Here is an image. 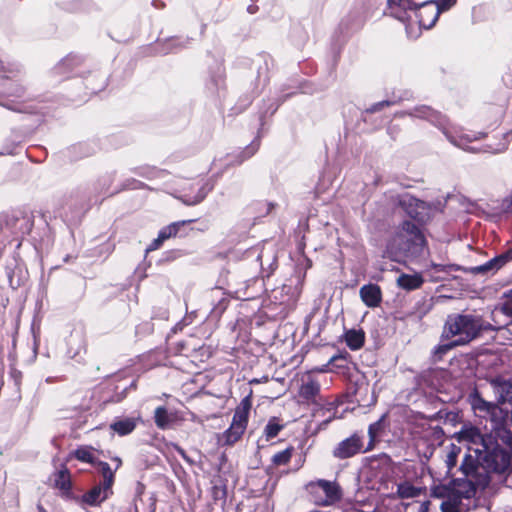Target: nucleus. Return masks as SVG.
<instances>
[{
  "instance_id": "nucleus-1",
  "label": "nucleus",
  "mask_w": 512,
  "mask_h": 512,
  "mask_svg": "<svg viewBox=\"0 0 512 512\" xmlns=\"http://www.w3.org/2000/svg\"><path fill=\"white\" fill-rule=\"evenodd\" d=\"M495 401H487L475 387L467 396V402L475 415L488 419L492 431L506 445L512 444V410L502 406L512 402V381L497 375L487 378Z\"/></svg>"
},
{
  "instance_id": "nucleus-2",
  "label": "nucleus",
  "mask_w": 512,
  "mask_h": 512,
  "mask_svg": "<svg viewBox=\"0 0 512 512\" xmlns=\"http://www.w3.org/2000/svg\"><path fill=\"white\" fill-rule=\"evenodd\" d=\"M459 470L464 478H469L470 484L484 489L488 486L491 473H503L510 465L508 452H482L479 448L468 447Z\"/></svg>"
},
{
  "instance_id": "nucleus-3",
  "label": "nucleus",
  "mask_w": 512,
  "mask_h": 512,
  "mask_svg": "<svg viewBox=\"0 0 512 512\" xmlns=\"http://www.w3.org/2000/svg\"><path fill=\"white\" fill-rule=\"evenodd\" d=\"M457 0H387V8L395 19L406 23L414 14L419 27L432 28L439 15L449 10Z\"/></svg>"
},
{
  "instance_id": "nucleus-4",
  "label": "nucleus",
  "mask_w": 512,
  "mask_h": 512,
  "mask_svg": "<svg viewBox=\"0 0 512 512\" xmlns=\"http://www.w3.org/2000/svg\"><path fill=\"white\" fill-rule=\"evenodd\" d=\"M414 220H403L386 244V254L393 261L420 255L427 245L421 226Z\"/></svg>"
},
{
  "instance_id": "nucleus-5",
  "label": "nucleus",
  "mask_w": 512,
  "mask_h": 512,
  "mask_svg": "<svg viewBox=\"0 0 512 512\" xmlns=\"http://www.w3.org/2000/svg\"><path fill=\"white\" fill-rule=\"evenodd\" d=\"M52 73L61 79L75 76L83 78L86 89L92 94L100 92L107 85L106 73H101L90 61L78 54L71 53L62 58L54 66Z\"/></svg>"
},
{
  "instance_id": "nucleus-6",
  "label": "nucleus",
  "mask_w": 512,
  "mask_h": 512,
  "mask_svg": "<svg viewBox=\"0 0 512 512\" xmlns=\"http://www.w3.org/2000/svg\"><path fill=\"white\" fill-rule=\"evenodd\" d=\"M401 116H410L425 120L438 128L447 138V140L454 146L461 148L465 151L475 152L476 150L472 147L464 145L465 142H471L473 140L482 139L485 137V133L479 132L477 135L470 137L469 135L456 136L450 129V122L448 118L441 112L433 109L427 105H418L412 109L406 110L400 114Z\"/></svg>"
},
{
  "instance_id": "nucleus-7",
  "label": "nucleus",
  "mask_w": 512,
  "mask_h": 512,
  "mask_svg": "<svg viewBox=\"0 0 512 512\" xmlns=\"http://www.w3.org/2000/svg\"><path fill=\"white\" fill-rule=\"evenodd\" d=\"M476 315L465 313L449 314L444 323L442 339L457 337L456 340L465 346L477 339Z\"/></svg>"
},
{
  "instance_id": "nucleus-8",
  "label": "nucleus",
  "mask_w": 512,
  "mask_h": 512,
  "mask_svg": "<svg viewBox=\"0 0 512 512\" xmlns=\"http://www.w3.org/2000/svg\"><path fill=\"white\" fill-rule=\"evenodd\" d=\"M393 203L418 224H426L432 218V204L420 200L410 193L396 195Z\"/></svg>"
},
{
  "instance_id": "nucleus-9",
  "label": "nucleus",
  "mask_w": 512,
  "mask_h": 512,
  "mask_svg": "<svg viewBox=\"0 0 512 512\" xmlns=\"http://www.w3.org/2000/svg\"><path fill=\"white\" fill-rule=\"evenodd\" d=\"M482 433L479 428L474 426H463L458 432V440L466 441L472 448H479L482 452H507L497 441V434Z\"/></svg>"
},
{
  "instance_id": "nucleus-10",
  "label": "nucleus",
  "mask_w": 512,
  "mask_h": 512,
  "mask_svg": "<svg viewBox=\"0 0 512 512\" xmlns=\"http://www.w3.org/2000/svg\"><path fill=\"white\" fill-rule=\"evenodd\" d=\"M33 227L32 217L23 213H12L0 215V229L4 230V234L8 236H15L17 239L20 236L27 235L31 232Z\"/></svg>"
},
{
  "instance_id": "nucleus-11",
  "label": "nucleus",
  "mask_w": 512,
  "mask_h": 512,
  "mask_svg": "<svg viewBox=\"0 0 512 512\" xmlns=\"http://www.w3.org/2000/svg\"><path fill=\"white\" fill-rule=\"evenodd\" d=\"M370 450V446H367L364 449V437L358 433H354L350 437L340 441L333 448L332 455L336 459L344 460L354 457L359 453H365Z\"/></svg>"
},
{
  "instance_id": "nucleus-12",
  "label": "nucleus",
  "mask_w": 512,
  "mask_h": 512,
  "mask_svg": "<svg viewBox=\"0 0 512 512\" xmlns=\"http://www.w3.org/2000/svg\"><path fill=\"white\" fill-rule=\"evenodd\" d=\"M214 182L207 179L201 185L191 184L189 188H183L176 196L183 204L195 206L204 201L207 195L214 189Z\"/></svg>"
},
{
  "instance_id": "nucleus-13",
  "label": "nucleus",
  "mask_w": 512,
  "mask_h": 512,
  "mask_svg": "<svg viewBox=\"0 0 512 512\" xmlns=\"http://www.w3.org/2000/svg\"><path fill=\"white\" fill-rule=\"evenodd\" d=\"M510 261H512V247L509 248L507 251L496 255L495 257L488 260L484 264L470 267L466 269V271L473 275H494L497 271H499L503 266H505Z\"/></svg>"
},
{
  "instance_id": "nucleus-14",
  "label": "nucleus",
  "mask_w": 512,
  "mask_h": 512,
  "mask_svg": "<svg viewBox=\"0 0 512 512\" xmlns=\"http://www.w3.org/2000/svg\"><path fill=\"white\" fill-rule=\"evenodd\" d=\"M195 220H182L173 222L165 227H163L159 233L157 238H155L151 244L147 247L146 251H153L160 248V246L164 243V241L168 240L171 237H176L177 235L183 236L185 233H180L181 228L185 227L188 224H191Z\"/></svg>"
},
{
  "instance_id": "nucleus-15",
  "label": "nucleus",
  "mask_w": 512,
  "mask_h": 512,
  "mask_svg": "<svg viewBox=\"0 0 512 512\" xmlns=\"http://www.w3.org/2000/svg\"><path fill=\"white\" fill-rule=\"evenodd\" d=\"M205 87L212 96H220L221 92L225 90V70L221 64H217L209 70Z\"/></svg>"
},
{
  "instance_id": "nucleus-16",
  "label": "nucleus",
  "mask_w": 512,
  "mask_h": 512,
  "mask_svg": "<svg viewBox=\"0 0 512 512\" xmlns=\"http://www.w3.org/2000/svg\"><path fill=\"white\" fill-rule=\"evenodd\" d=\"M112 487L106 488V485L99 483L82 495V502L88 506H99L112 495Z\"/></svg>"
},
{
  "instance_id": "nucleus-17",
  "label": "nucleus",
  "mask_w": 512,
  "mask_h": 512,
  "mask_svg": "<svg viewBox=\"0 0 512 512\" xmlns=\"http://www.w3.org/2000/svg\"><path fill=\"white\" fill-rule=\"evenodd\" d=\"M360 298L369 308L378 307L382 301V292L379 285L374 283L365 284L360 288Z\"/></svg>"
},
{
  "instance_id": "nucleus-18",
  "label": "nucleus",
  "mask_w": 512,
  "mask_h": 512,
  "mask_svg": "<svg viewBox=\"0 0 512 512\" xmlns=\"http://www.w3.org/2000/svg\"><path fill=\"white\" fill-rule=\"evenodd\" d=\"M320 490H322L324 500H327V506L334 505L342 498V490L335 481L318 479Z\"/></svg>"
},
{
  "instance_id": "nucleus-19",
  "label": "nucleus",
  "mask_w": 512,
  "mask_h": 512,
  "mask_svg": "<svg viewBox=\"0 0 512 512\" xmlns=\"http://www.w3.org/2000/svg\"><path fill=\"white\" fill-rule=\"evenodd\" d=\"M98 146L94 142H79L71 145L68 149V155L72 160H80L94 155Z\"/></svg>"
},
{
  "instance_id": "nucleus-20",
  "label": "nucleus",
  "mask_w": 512,
  "mask_h": 512,
  "mask_svg": "<svg viewBox=\"0 0 512 512\" xmlns=\"http://www.w3.org/2000/svg\"><path fill=\"white\" fill-rule=\"evenodd\" d=\"M137 418L120 417L116 418L111 424L110 429L119 436H126L134 431L137 426Z\"/></svg>"
},
{
  "instance_id": "nucleus-21",
  "label": "nucleus",
  "mask_w": 512,
  "mask_h": 512,
  "mask_svg": "<svg viewBox=\"0 0 512 512\" xmlns=\"http://www.w3.org/2000/svg\"><path fill=\"white\" fill-rule=\"evenodd\" d=\"M423 283L424 279L418 273H415L413 275L402 273L397 278V285L406 291L416 290L420 288Z\"/></svg>"
},
{
  "instance_id": "nucleus-22",
  "label": "nucleus",
  "mask_w": 512,
  "mask_h": 512,
  "mask_svg": "<svg viewBox=\"0 0 512 512\" xmlns=\"http://www.w3.org/2000/svg\"><path fill=\"white\" fill-rule=\"evenodd\" d=\"M318 485L319 480L310 481L305 485L309 501L316 506L327 507V500H324L322 490Z\"/></svg>"
},
{
  "instance_id": "nucleus-23",
  "label": "nucleus",
  "mask_w": 512,
  "mask_h": 512,
  "mask_svg": "<svg viewBox=\"0 0 512 512\" xmlns=\"http://www.w3.org/2000/svg\"><path fill=\"white\" fill-rule=\"evenodd\" d=\"M0 106L19 113H39V107L37 105H26L24 103L18 105L11 104V102L7 100L5 91H0Z\"/></svg>"
},
{
  "instance_id": "nucleus-24",
  "label": "nucleus",
  "mask_w": 512,
  "mask_h": 512,
  "mask_svg": "<svg viewBox=\"0 0 512 512\" xmlns=\"http://www.w3.org/2000/svg\"><path fill=\"white\" fill-rule=\"evenodd\" d=\"M154 422L159 429L166 430L172 426L174 416L165 406H158L154 411Z\"/></svg>"
},
{
  "instance_id": "nucleus-25",
  "label": "nucleus",
  "mask_w": 512,
  "mask_h": 512,
  "mask_svg": "<svg viewBox=\"0 0 512 512\" xmlns=\"http://www.w3.org/2000/svg\"><path fill=\"white\" fill-rule=\"evenodd\" d=\"M346 345L353 351L360 349L365 342V333L359 329L347 330L344 334Z\"/></svg>"
},
{
  "instance_id": "nucleus-26",
  "label": "nucleus",
  "mask_w": 512,
  "mask_h": 512,
  "mask_svg": "<svg viewBox=\"0 0 512 512\" xmlns=\"http://www.w3.org/2000/svg\"><path fill=\"white\" fill-rule=\"evenodd\" d=\"M502 299H506V301L497 304L493 312L499 311L510 319V321L506 323L505 326L512 325V288L503 292Z\"/></svg>"
},
{
  "instance_id": "nucleus-27",
  "label": "nucleus",
  "mask_w": 512,
  "mask_h": 512,
  "mask_svg": "<svg viewBox=\"0 0 512 512\" xmlns=\"http://www.w3.org/2000/svg\"><path fill=\"white\" fill-rule=\"evenodd\" d=\"M259 147L260 140L256 138L235 156V159L232 161V163L236 165L242 164L244 161L250 159L253 155H255Z\"/></svg>"
},
{
  "instance_id": "nucleus-28",
  "label": "nucleus",
  "mask_w": 512,
  "mask_h": 512,
  "mask_svg": "<svg viewBox=\"0 0 512 512\" xmlns=\"http://www.w3.org/2000/svg\"><path fill=\"white\" fill-rule=\"evenodd\" d=\"M55 486L63 491L64 493H68L71 491L72 482L69 470L64 466L61 470L56 473L55 477Z\"/></svg>"
},
{
  "instance_id": "nucleus-29",
  "label": "nucleus",
  "mask_w": 512,
  "mask_h": 512,
  "mask_svg": "<svg viewBox=\"0 0 512 512\" xmlns=\"http://www.w3.org/2000/svg\"><path fill=\"white\" fill-rule=\"evenodd\" d=\"M299 393L305 400H313L320 393V384L313 379H309L301 385Z\"/></svg>"
},
{
  "instance_id": "nucleus-30",
  "label": "nucleus",
  "mask_w": 512,
  "mask_h": 512,
  "mask_svg": "<svg viewBox=\"0 0 512 512\" xmlns=\"http://www.w3.org/2000/svg\"><path fill=\"white\" fill-rule=\"evenodd\" d=\"M103 477L102 484L106 485V488L112 487L115 480L114 471H112L110 465L107 462L98 460L94 465Z\"/></svg>"
},
{
  "instance_id": "nucleus-31",
  "label": "nucleus",
  "mask_w": 512,
  "mask_h": 512,
  "mask_svg": "<svg viewBox=\"0 0 512 512\" xmlns=\"http://www.w3.org/2000/svg\"><path fill=\"white\" fill-rule=\"evenodd\" d=\"M442 342L435 346L433 350V355L436 360H441L444 355H446L450 350L462 346L456 339H442Z\"/></svg>"
},
{
  "instance_id": "nucleus-32",
  "label": "nucleus",
  "mask_w": 512,
  "mask_h": 512,
  "mask_svg": "<svg viewBox=\"0 0 512 512\" xmlns=\"http://www.w3.org/2000/svg\"><path fill=\"white\" fill-rule=\"evenodd\" d=\"M410 98H412V93L406 91V92H404L403 95L399 96L397 99L383 100V101H379L377 103L372 104L369 108L366 109V112L367 113H376V112L381 111L384 107L395 105L400 101L409 100Z\"/></svg>"
},
{
  "instance_id": "nucleus-33",
  "label": "nucleus",
  "mask_w": 512,
  "mask_h": 512,
  "mask_svg": "<svg viewBox=\"0 0 512 512\" xmlns=\"http://www.w3.org/2000/svg\"><path fill=\"white\" fill-rule=\"evenodd\" d=\"M23 72V67L18 63H8L3 65L0 60V77L6 79H14L19 77Z\"/></svg>"
},
{
  "instance_id": "nucleus-34",
  "label": "nucleus",
  "mask_w": 512,
  "mask_h": 512,
  "mask_svg": "<svg viewBox=\"0 0 512 512\" xmlns=\"http://www.w3.org/2000/svg\"><path fill=\"white\" fill-rule=\"evenodd\" d=\"M421 489L409 482H402L397 485V495L401 499L415 498L419 496Z\"/></svg>"
},
{
  "instance_id": "nucleus-35",
  "label": "nucleus",
  "mask_w": 512,
  "mask_h": 512,
  "mask_svg": "<svg viewBox=\"0 0 512 512\" xmlns=\"http://www.w3.org/2000/svg\"><path fill=\"white\" fill-rule=\"evenodd\" d=\"M259 66L257 70V79L260 81L263 78V82L266 83L268 81V71L270 68V64H273V59L267 55L262 54L258 57Z\"/></svg>"
},
{
  "instance_id": "nucleus-36",
  "label": "nucleus",
  "mask_w": 512,
  "mask_h": 512,
  "mask_svg": "<svg viewBox=\"0 0 512 512\" xmlns=\"http://www.w3.org/2000/svg\"><path fill=\"white\" fill-rule=\"evenodd\" d=\"M244 429L237 426L230 425V427L224 431L222 435V441L225 445H233L236 443L244 433Z\"/></svg>"
},
{
  "instance_id": "nucleus-37",
  "label": "nucleus",
  "mask_w": 512,
  "mask_h": 512,
  "mask_svg": "<svg viewBox=\"0 0 512 512\" xmlns=\"http://www.w3.org/2000/svg\"><path fill=\"white\" fill-rule=\"evenodd\" d=\"M72 455L79 461L92 464L93 466L96 464L98 459H96L92 453V448L88 446H81L77 448Z\"/></svg>"
},
{
  "instance_id": "nucleus-38",
  "label": "nucleus",
  "mask_w": 512,
  "mask_h": 512,
  "mask_svg": "<svg viewBox=\"0 0 512 512\" xmlns=\"http://www.w3.org/2000/svg\"><path fill=\"white\" fill-rule=\"evenodd\" d=\"M461 453V447L451 443L448 447V453L446 456V466H447V473H450L454 467L457 465L458 456Z\"/></svg>"
},
{
  "instance_id": "nucleus-39",
  "label": "nucleus",
  "mask_w": 512,
  "mask_h": 512,
  "mask_svg": "<svg viewBox=\"0 0 512 512\" xmlns=\"http://www.w3.org/2000/svg\"><path fill=\"white\" fill-rule=\"evenodd\" d=\"M135 387H136L135 381H132L129 386H124L122 388H120L119 386H116L115 393L110 397L104 398L103 403H105V404L106 403H118V402L122 401L127 396V391L129 388H135Z\"/></svg>"
},
{
  "instance_id": "nucleus-40",
  "label": "nucleus",
  "mask_w": 512,
  "mask_h": 512,
  "mask_svg": "<svg viewBox=\"0 0 512 512\" xmlns=\"http://www.w3.org/2000/svg\"><path fill=\"white\" fill-rule=\"evenodd\" d=\"M283 425L279 424L276 417L271 418L264 428V434L267 440L275 438L282 430Z\"/></svg>"
},
{
  "instance_id": "nucleus-41",
  "label": "nucleus",
  "mask_w": 512,
  "mask_h": 512,
  "mask_svg": "<svg viewBox=\"0 0 512 512\" xmlns=\"http://www.w3.org/2000/svg\"><path fill=\"white\" fill-rule=\"evenodd\" d=\"M293 448L288 447L280 452H277L272 457V463L276 466L286 465L292 457Z\"/></svg>"
},
{
  "instance_id": "nucleus-42",
  "label": "nucleus",
  "mask_w": 512,
  "mask_h": 512,
  "mask_svg": "<svg viewBox=\"0 0 512 512\" xmlns=\"http://www.w3.org/2000/svg\"><path fill=\"white\" fill-rule=\"evenodd\" d=\"M476 324L479 326V329L477 330V338H479L485 331H498L503 327H506L505 325L495 326L489 322H485L480 315H476Z\"/></svg>"
},
{
  "instance_id": "nucleus-43",
  "label": "nucleus",
  "mask_w": 512,
  "mask_h": 512,
  "mask_svg": "<svg viewBox=\"0 0 512 512\" xmlns=\"http://www.w3.org/2000/svg\"><path fill=\"white\" fill-rule=\"evenodd\" d=\"M292 94H293V93L286 94V95H284V96L280 97L279 99H277L276 101H273V102L271 103V105H270L267 109L262 110V111L260 112V120L262 121V120H263V118H264L268 113H270L271 115H272V114H274V113L277 111V109L279 108V106H280V105H281V104H282L286 99H288Z\"/></svg>"
},
{
  "instance_id": "nucleus-44",
  "label": "nucleus",
  "mask_w": 512,
  "mask_h": 512,
  "mask_svg": "<svg viewBox=\"0 0 512 512\" xmlns=\"http://www.w3.org/2000/svg\"><path fill=\"white\" fill-rule=\"evenodd\" d=\"M383 418H384V416L382 418H380L378 421L370 424L369 427H368V434H369V437H370V441H369L368 446H370L371 448L373 447L375 438L377 437L379 432L382 430Z\"/></svg>"
},
{
  "instance_id": "nucleus-45",
  "label": "nucleus",
  "mask_w": 512,
  "mask_h": 512,
  "mask_svg": "<svg viewBox=\"0 0 512 512\" xmlns=\"http://www.w3.org/2000/svg\"><path fill=\"white\" fill-rule=\"evenodd\" d=\"M182 47H184V42L180 41L178 38L172 37V38L167 39V41L162 49V52L164 54H168L175 50L181 49Z\"/></svg>"
},
{
  "instance_id": "nucleus-46",
  "label": "nucleus",
  "mask_w": 512,
  "mask_h": 512,
  "mask_svg": "<svg viewBox=\"0 0 512 512\" xmlns=\"http://www.w3.org/2000/svg\"><path fill=\"white\" fill-rule=\"evenodd\" d=\"M26 88L21 84H13L5 90L6 97L22 98L25 96Z\"/></svg>"
},
{
  "instance_id": "nucleus-47",
  "label": "nucleus",
  "mask_w": 512,
  "mask_h": 512,
  "mask_svg": "<svg viewBox=\"0 0 512 512\" xmlns=\"http://www.w3.org/2000/svg\"><path fill=\"white\" fill-rule=\"evenodd\" d=\"M248 423V415L235 410L231 425L237 426L241 429H246Z\"/></svg>"
},
{
  "instance_id": "nucleus-48",
  "label": "nucleus",
  "mask_w": 512,
  "mask_h": 512,
  "mask_svg": "<svg viewBox=\"0 0 512 512\" xmlns=\"http://www.w3.org/2000/svg\"><path fill=\"white\" fill-rule=\"evenodd\" d=\"M431 267L436 271V272H445V273H450L452 271H458L460 270V266L456 265V264H438V263H431Z\"/></svg>"
},
{
  "instance_id": "nucleus-49",
  "label": "nucleus",
  "mask_w": 512,
  "mask_h": 512,
  "mask_svg": "<svg viewBox=\"0 0 512 512\" xmlns=\"http://www.w3.org/2000/svg\"><path fill=\"white\" fill-rule=\"evenodd\" d=\"M252 407V399H251V393L244 397L240 404L236 407L235 410L240 411L246 415L249 416L250 409Z\"/></svg>"
},
{
  "instance_id": "nucleus-50",
  "label": "nucleus",
  "mask_w": 512,
  "mask_h": 512,
  "mask_svg": "<svg viewBox=\"0 0 512 512\" xmlns=\"http://www.w3.org/2000/svg\"><path fill=\"white\" fill-rule=\"evenodd\" d=\"M252 102L250 97H246L245 100H240L238 104L231 108V115H236L244 111Z\"/></svg>"
},
{
  "instance_id": "nucleus-51",
  "label": "nucleus",
  "mask_w": 512,
  "mask_h": 512,
  "mask_svg": "<svg viewBox=\"0 0 512 512\" xmlns=\"http://www.w3.org/2000/svg\"><path fill=\"white\" fill-rule=\"evenodd\" d=\"M348 358H350V354L347 351L340 352L338 354L333 355L328 364H334L338 361H342L344 363L348 362Z\"/></svg>"
},
{
  "instance_id": "nucleus-52",
  "label": "nucleus",
  "mask_w": 512,
  "mask_h": 512,
  "mask_svg": "<svg viewBox=\"0 0 512 512\" xmlns=\"http://www.w3.org/2000/svg\"><path fill=\"white\" fill-rule=\"evenodd\" d=\"M502 208L505 213L512 214V195L503 200Z\"/></svg>"
},
{
  "instance_id": "nucleus-53",
  "label": "nucleus",
  "mask_w": 512,
  "mask_h": 512,
  "mask_svg": "<svg viewBox=\"0 0 512 512\" xmlns=\"http://www.w3.org/2000/svg\"><path fill=\"white\" fill-rule=\"evenodd\" d=\"M446 495V488L443 486L434 487L432 489V496L436 498H443Z\"/></svg>"
},
{
  "instance_id": "nucleus-54",
  "label": "nucleus",
  "mask_w": 512,
  "mask_h": 512,
  "mask_svg": "<svg viewBox=\"0 0 512 512\" xmlns=\"http://www.w3.org/2000/svg\"><path fill=\"white\" fill-rule=\"evenodd\" d=\"M97 252L102 255H104V258H106L111 252H112V246L110 244H104L97 248Z\"/></svg>"
},
{
  "instance_id": "nucleus-55",
  "label": "nucleus",
  "mask_w": 512,
  "mask_h": 512,
  "mask_svg": "<svg viewBox=\"0 0 512 512\" xmlns=\"http://www.w3.org/2000/svg\"><path fill=\"white\" fill-rule=\"evenodd\" d=\"M428 203L432 204V213L434 211L442 212L446 205V201H436V202H428Z\"/></svg>"
},
{
  "instance_id": "nucleus-56",
  "label": "nucleus",
  "mask_w": 512,
  "mask_h": 512,
  "mask_svg": "<svg viewBox=\"0 0 512 512\" xmlns=\"http://www.w3.org/2000/svg\"><path fill=\"white\" fill-rule=\"evenodd\" d=\"M176 451L179 453V455L186 461L188 462L189 464H192L193 461L191 460V458L186 454L185 450L183 448H181L180 446L178 445H174Z\"/></svg>"
},
{
  "instance_id": "nucleus-57",
  "label": "nucleus",
  "mask_w": 512,
  "mask_h": 512,
  "mask_svg": "<svg viewBox=\"0 0 512 512\" xmlns=\"http://www.w3.org/2000/svg\"><path fill=\"white\" fill-rule=\"evenodd\" d=\"M227 306V301L225 299H222L219 301L218 305L214 308V313L221 314Z\"/></svg>"
},
{
  "instance_id": "nucleus-58",
  "label": "nucleus",
  "mask_w": 512,
  "mask_h": 512,
  "mask_svg": "<svg viewBox=\"0 0 512 512\" xmlns=\"http://www.w3.org/2000/svg\"><path fill=\"white\" fill-rule=\"evenodd\" d=\"M431 502L429 500L423 501L418 506L417 512H429Z\"/></svg>"
},
{
  "instance_id": "nucleus-59",
  "label": "nucleus",
  "mask_w": 512,
  "mask_h": 512,
  "mask_svg": "<svg viewBox=\"0 0 512 512\" xmlns=\"http://www.w3.org/2000/svg\"><path fill=\"white\" fill-rule=\"evenodd\" d=\"M441 510L442 512H456L455 507L448 502H442Z\"/></svg>"
},
{
  "instance_id": "nucleus-60",
  "label": "nucleus",
  "mask_w": 512,
  "mask_h": 512,
  "mask_svg": "<svg viewBox=\"0 0 512 512\" xmlns=\"http://www.w3.org/2000/svg\"><path fill=\"white\" fill-rule=\"evenodd\" d=\"M11 375L15 379L16 384L18 385L21 378V372L18 370H13L11 372Z\"/></svg>"
},
{
  "instance_id": "nucleus-61",
  "label": "nucleus",
  "mask_w": 512,
  "mask_h": 512,
  "mask_svg": "<svg viewBox=\"0 0 512 512\" xmlns=\"http://www.w3.org/2000/svg\"><path fill=\"white\" fill-rule=\"evenodd\" d=\"M264 205L266 207V214H269L275 207L273 203H265Z\"/></svg>"
},
{
  "instance_id": "nucleus-62",
  "label": "nucleus",
  "mask_w": 512,
  "mask_h": 512,
  "mask_svg": "<svg viewBox=\"0 0 512 512\" xmlns=\"http://www.w3.org/2000/svg\"><path fill=\"white\" fill-rule=\"evenodd\" d=\"M257 10H258V7H257V6H255V5H249V6L247 7V11H248L250 14H254V13H256V12H257Z\"/></svg>"
},
{
  "instance_id": "nucleus-63",
  "label": "nucleus",
  "mask_w": 512,
  "mask_h": 512,
  "mask_svg": "<svg viewBox=\"0 0 512 512\" xmlns=\"http://www.w3.org/2000/svg\"><path fill=\"white\" fill-rule=\"evenodd\" d=\"M137 183H138V182H137L136 180H128V181H127V184H125V185H124V188L130 187V186H132V188H135V187H136L135 185H136Z\"/></svg>"
},
{
  "instance_id": "nucleus-64",
  "label": "nucleus",
  "mask_w": 512,
  "mask_h": 512,
  "mask_svg": "<svg viewBox=\"0 0 512 512\" xmlns=\"http://www.w3.org/2000/svg\"><path fill=\"white\" fill-rule=\"evenodd\" d=\"M152 4H153V6H154L155 8H161V7H163V6H164V3H163L162 1H159V0H154V1L152 2Z\"/></svg>"
}]
</instances>
